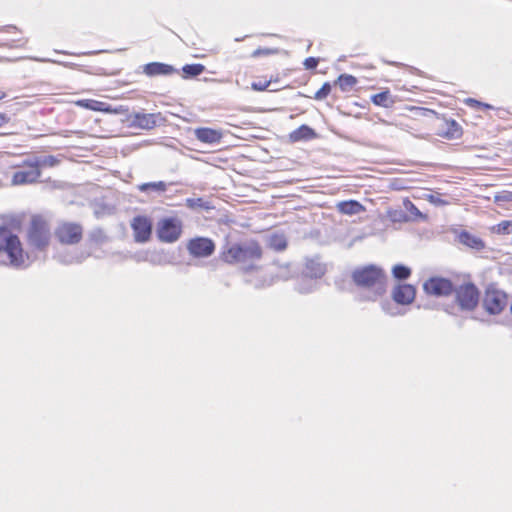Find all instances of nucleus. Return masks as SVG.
Here are the masks:
<instances>
[{"instance_id":"22","label":"nucleus","mask_w":512,"mask_h":512,"mask_svg":"<svg viewBox=\"0 0 512 512\" xmlns=\"http://www.w3.org/2000/svg\"><path fill=\"white\" fill-rule=\"evenodd\" d=\"M357 83V78L350 74H341L335 81V85L343 92L351 90Z\"/></svg>"},{"instance_id":"30","label":"nucleus","mask_w":512,"mask_h":512,"mask_svg":"<svg viewBox=\"0 0 512 512\" xmlns=\"http://www.w3.org/2000/svg\"><path fill=\"white\" fill-rule=\"evenodd\" d=\"M493 232L497 234L507 235L512 233V221L511 220H504L499 222L497 225H495L492 228Z\"/></svg>"},{"instance_id":"11","label":"nucleus","mask_w":512,"mask_h":512,"mask_svg":"<svg viewBox=\"0 0 512 512\" xmlns=\"http://www.w3.org/2000/svg\"><path fill=\"white\" fill-rule=\"evenodd\" d=\"M187 250L190 255L197 258L211 256L215 251V243L212 239L206 237H195L188 241Z\"/></svg>"},{"instance_id":"26","label":"nucleus","mask_w":512,"mask_h":512,"mask_svg":"<svg viewBox=\"0 0 512 512\" xmlns=\"http://www.w3.org/2000/svg\"><path fill=\"white\" fill-rule=\"evenodd\" d=\"M403 204L405 209L413 216L414 219L427 220V216L423 214L412 201L405 199Z\"/></svg>"},{"instance_id":"31","label":"nucleus","mask_w":512,"mask_h":512,"mask_svg":"<svg viewBox=\"0 0 512 512\" xmlns=\"http://www.w3.org/2000/svg\"><path fill=\"white\" fill-rule=\"evenodd\" d=\"M464 103L467 106L479 111H487L493 108L490 104L480 102L474 98H467L464 100Z\"/></svg>"},{"instance_id":"1","label":"nucleus","mask_w":512,"mask_h":512,"mask_svg":"<svg viewBox=\"0 0 512 512\" xmlns=\"http://www.w3.org/2000/svg\"><path fill=\"white\" fill-rule=\"evenodd\" d=\"M22 226L32 251L46 252L50 247L54 235L50 216L43 212H23L0 225V265L16 269L25 267L29 256L20 237L14 233Z\"/></svg>"},{"instance_id":"37","label":"nucleus","mask_w":512,"mask_h":512,"mask_svg":"<svg viewBox=\"0 0 512 512\" xmlns=\"http://www.w3.org/2000/svg\"><path fill=\"white\" fill-rule=\"evenodd\" d=\"M319 64V59L315 57H308L304 60V67L306 69H315Z\"/></svg>"},{"instance_id":"17","label":"nucleus","mask_w":512,"mask_h":512,"mask_svg":"<svg viewBox=\"0 0 512 512\" xmlns=\"http://www.w3.org/2000/svg\"><path fill=\"white\" fill-rule=\"evenodd\" d=\"M316 137L315 131L308 125H301L289 134L291 142H300L310 140Z\"/></svg>"},{"instance_id":"15","label":"nucleus","mask_w":512,"mask_h":512,"mask_svg":"<svg viewBox=\"0 0 512 512\" xmlns=\"http://www.w3.org/2000/svg\"><path fill=\"white\" fill-rule=\"evenodd\" d=\"M194 135L198 141L206 144L219 143L223 137V134L220 130L209 127L196 128L194 130Z\"/></svg>"},{"instance_id":"28","label":"nucleus","mask_w":512,"mask_h":512,"mask_svg":"<svg viewBox=\"0 0 512 512\" xmlns=\"http://www.w3.org/2000/svg\"><path fill=\"white\" fill-rule=\"evenodd\" d=\"M107 240V236L102 229H96L89 234L88 241L92 245H100Z\"/></svg>"},{"instance_id":"21","label":"nucleus","mask_w":512,"mask_h":512,"mask_svg":"<svg viewBox=\"0 0 512 512\" xmlns=\"http://www.w3.org/2000/svg\"><path fill=\"white\" fill-rule=\"evenodd\" d=\"M76 105L92 111L106 112L108 111V105L105 102L94 100V99H82L76 102Z\"/></svg>"},{"instance_id":"43","label":"nucleus","mask_w":512,"mask_h":512,"mask_svg":"<svg viewBox=\"0 0 512 512\" xmlns=\"http://www.w3.org/2000/svg\"><path fill=\"white\" fill-rule=\"evenodd\" d=\"M393 220H403V221H406L407 219L405 217H403V218H394Z\"/></svg>"},{"instance_id":"24","label":"nucleus","mask_w":512,"mask_h":512,"mask_svg":"<svg viewBox=\"0 0 512 512\" xmlns=\"http://www.w3.org/2000/svg\"><path fill=\"white\" fill-rule=\"evenodd\" d=\"M205 70V67L202 64H187L183 66L182 71L184 74V78L196 77L202 74Z\"/></svg>"},{"instance_id":"5","label":"nucleus","mask_w":512,"mask_h":512,"mask_svg":"<svg viewBox=\"0 0 512 512\" xmlns=\"http://www.w3.org/2000/svg\"><path fill=\"white\" fill-rule=\"evenodd\" d=\"M509 303V295L497 284L490 283L485 287L482 306L489 315H500Z\"/></svg>"},{"instance_id":"3","label":"nucleus","mask_w":512,"mask_h":512,"mask_svg":"<svg viewBox=\"0 0 512 512\" xmlns=\"http://www.w3.org/2000/svg\"><path fill=\"white\" fill-rule=\"evenodd\" d=\"M263 256V249L257 240L234 243L225 246L220 252V260L229 265L241 264L246 273L258 270L256 262Z\"/></svg>"},{"instance_id":"39","label":"nucleus","mask_w":512,"mask_h":512,"mask_svg":"<svg viewBox=\"0 0 512 512\" xmlns=\"http://www.w3.org/2000/svg\"><path fill=\"white\" fill-rule=\"evenodd\" d=\"M287 246V243L285 240H280L277 245H275L277 250H284Z\"/></svg>"},{"instance_id":"2","label":"nucleus","mask_w":512,"mask_h":512,"mask_svg":"<svg viewBox=\"0 0 512 512\" xmlns=\"http://www.w3.org/2000/svg\"><path fill=\"white\" fill-rule=\"evenodd\" d=\"M351 280L359 289L368 292L367 300L376 301L385 295L388 277L385 270L375 264L356 267L351 272Z\"/></svg>"},{"instance_id":"41","label":"nucleus","mask_w":512,"mask_h":512,"mask_svg":"<svg viewBox=\"0 0 512 512\" xmlns=\"http://www.w3.org/2000/svg\"><path fill=\"white\" fill-rule=\"evenodd\" d=\"M509 311H510V314L512 316V299H511V302H510V305H509Z\"/></svg>"},{"instance_id":"42","label":"nucleus","mask_w":512,"mask_h":512,"mask_svg":"<svg viewBox=\"0 0 512 512\" xmlns=\"http://www.w3.org/2000/svg\"><path fill=\"white\" fill-rule=\"evenodd\" d=\"M5 97V93L0 91V100H2Z\"/></svg>"},{"instance_id":"8","label":"nucleus","mask_w":512,"mask_h":512,"mask_svg":"<svg viewBox=\"0 0 512 512\" xmlns=\"http://www.w3.org/2000/svg\"><path fill=\"white\" fill-rule=\"evenodd\" d=\"M182 221L175 217H165L158 221L156 233L158 239L163 243H174L182 235Z\"/></svg>"},{"instance_id":"29","label":"nucleus","mask_w":512,"mask_h":512,"mask_svg":"<svg viewBox=\"0 0 512 512\" xmlns=\"http://www.w3.org/2000/svg\"><path fill=\"white\" fill-rule=\"evenodd\" d=\"M273 81H276V79H272V78L267 79L266 77H262L261 79H259L257 81H253L251 83V88L254 91L263 92L268 89V87L270 86V84Z\"/></svg>"},{"instance_id":"18","label":"nucleus","mask_w":512,"mask_h":512,"mask_svg":"<svg viewBox=\"0 0 512 512\" xmlns=\"http://www.w3.org/2000/svg\"><path fill=\"white\" fill-rule=\"evenodd\" d=\"M336 208L345 215H354L364 211V206L356 200L341 201L337 203Z\"/></svg>"},{"instance_id":"25","label":"nucleus","mask_w":512,"mask_h":512,"mask_svg":"<svg viewBox=\"0 0 512 512\" xmlns=\"http://www.w3.org/2000/svg\"><path fill=\"white\" fill-rule=\"evenodd\" d=\"M392 275L398 280H405L411 276V269L403 264H396L392 268Z\"/></svg>"},{"instance_id":"35","label":"nucleus","mask_w":512,"mask_h":512,"mask_svg":"<svg viewBox=\"0 0 512 512\" xmlns=\"http://www.w3.org/2000/svg\"><path fill=\"white\" fill-rule=\"evenodd\" d=\"M407 110L413 114V117H412L413 119L425 117V116H427L428 113L432 112L429 109L422 108V107H415V106H408Z\"/></svg>"},{"instance_id":"19","label":"nucleus","mask_w":512,"mask_h":512,"mask_svg":"<svg viewBox=\"0 0 512 512\" xmlns=\"http://www.w3.org/2000/svg\"><path fill=\"white\" fill-rule=\"evenodd\" d=\"M371 102L379 107L391 108L395 104V99L388 89L371 96Z\"/></svg>"},{"instance_id":"38","label":"nucleus","mask_w":512,"mask_h":512,"mask_svg":"<svg viewBox=\"0 0 512 512\" xmlns=\"http://www.w3.org/2000/svg\"><path fill=\"white\" fill-rule=\"evenodd\" d=\"M10 121L7 114L0 112V128L5 126Z\"/></svg>"},{"instance_id":"16","label":"nucleus","mask_w":512,"mask_h":512,"mask_svg":"<svg viewBox=\"0 0 512 512\" xmlns=\"http://www.w3.org/2000/svg\"><path fill=\"white\" fill-rule=\"evenodd\" d=\"M144 73L148 76L171 75L176 70L173 66L160 62H151L144 66Z\"/></svg>"},{"instance_id":"7","label":"nucleus","mask_w":512,"mask_h":512,"mask_svg":"<svg viewBox=\"0 0 512 512\" xmlns=\"http://www.w3.org/2000/svg\"><path fill=\"white\" fill-rule=\"evenodd\" d=\"M455 302L462 311H473L479 304L480 291L473 282H464L454 289Z\"/></svg>"},{"instance_id":"36","label":"nucleus","mask_w":512,"mask_h":512,"mask_svg":"<svg viewBox=\"0 0 512 512\" xmlns=\"http://www.w3.org/2000/svg\"><path fill=\"white\" fill-rule=\"evenodd\" d=\"M186 206L190 209L207 208L202 198H189L186 200Z\"/></svg>"},{"instance_id":"6","label":"nucleus","mask_w":512,"mask_h":512,"mask_svg":"<svg viewBox=\"0 0 512 512\" xmlns=\"http://www.w3.org/2000/svg\"><path fill=\"white\" fill-rule=\"evenodd\" d=\"M54 235L61 245H78L84 236L82 224L74 221H61L54 230Z\"/></svg>"},{"instance_id":"34","label":"nucleus","mask_w":512,"mask_h":512,"mask_svg":"<svg viewBox=\"0 0 512 512\" xmlns=\"http://www.w3.org/2000/svg\"><path fill=\"white\" fill-rule=\"evenodd\" d=\"M279 52V49L277 48H268V47H265V48H257L255 49L252 53H251V56L253 58H258V57H261V56H270V55H275Z\"/></svg>"},{"instance_id":"23","label":"nucleus","mask_w":512,"mask_h":512,"mask_svg":"<svg viewBox=\"0 0 512 512\" xmlns=\"http://www.w3.org/2000/svg\"><path fill=\"white\" fill-rule=\"evenodd\" d=\"M139 191L148 192V191H156V192H165L167 190V184L164 181L158 182H147L138 186Z\"/></svg>"},{"instance_id":"10","label":"nucleus","mask_w":512,"mask_h":512,"mask_svg":"<svg viewBox=\"0 0 512 512\" xmlns=\"http://www.w3.org/2000/svg\"><path fill=\"white\" fill-rule=\"evenodd\" d=\"M130 226L136 242L146 243L151 239L153 225L150 217L137 215L132 219Z\"/></svg>"},{"instance_id":"32","label":"nucleus","mask_w":512,"mask_h":512,"mask_svg":"<svg viewBox=\"0 0 512 512\" xmlns=\"http://www.w3.org/2000/svg\"><path fill=\"white\" fill-rule=\"evenodd\" d=\"M332 85L329 82H325L322 87L314 94L313 99L322 101L331 93Z\"/></svg>"},{"instance_id":"12","label":"nucleus","mask_w":512,"mask_h":512,"mask_svg":"<svg viewBox=\"0 0 512 512\" xmlns=\"http://www.w3.org/2000/svg\"><path fill=\"white\" fill-rule=\"evenodd\" d=\"M424 291L433 296H448L454 292L453 283L443 277H431L423 285Z\"/></svg>"},{"instance_id":"33","label":"nucleus","mask_w":512,"mask_h":512,"mask_svg":"<svg viewBox=\"0 0 512 512\" xmlns=\"http://www.w3.org/2000/svg\"><path fill=\"white\" fill-rule=\"evenodd\" d=\"M137 122L141 127L150 128L155 125L153 114H143L136 116Z\"/></svg>"},{"instance_id":"9","label":"nucleus","mask_w":512,"mask_h":512,"mask_svg":"<svg viewBox=\"0 0 512 512\" xmlns=\"http://www.w3.org/2000/svg\"><path fill=\"white\" fill-rule=\"evenodd\" d=\"M28 43L23 31L15 25L0 27V45L8 48H22Z\"/></svg>"},{"instance_id":"27","label":"nucleus","mask_w":512,"mask_h":512,"mask_svg":"<svg viewBox=\"0 0 512 512\" xmlns=\"http://www.w3.org/2000/svg\"><path fill=\"white\" fill-rule=\"evenodd\" d=\"M420 198H423V199L427 200L429 203H431V204H433L435 206H446V205H449V201L443 199L441 197L440 193L425 194V195L421 196Z\"/></svg>"},{"instance_id":"40","label":"nucleus","mask_w":512,"mask_h":512,"mask_svg":"<svg viewBox=\"0 0 512 512\" xmlns=\"http://www.w3.org/2000/svg\"><path fill=\"white\" fill-rule=\"evenodd\" d=\"M325 272V269L321 266L318 267V274H315V276H322Z\"/></svg>"},{"instance_id":"14","label":"nucleus","mask_w":512,"mask_h":512,"mask_svg":"<svg viewBox=\"0 0 512 512\" xmlns=\"http://www.w3.org/2000/svg\"><path fill=\"white\" fill-rule=\"evenodd\" d=\"M393 300L401 305L411 304L416 297V289L411 284H399L392 292Z\"/></svg>"},{"instance_id":"4","label":"nucleus","mask_w":512,"mask_h":512,"mask_svg":"<svg viewBox=\"0 0 512 512\" xmlns=\"http://www.w3.org/2000/svg\"><path fill=\"white\" fill-rule=\"evenodd\" d=\"M57 163L58 160L54 156L25 159L21 164L13 166L15 171L11 177V184L14 186L34 184L41 177L42 168L53 167Z\"/></svg>"},{"instance_id":"13","label":"nucleus","mask_w":512,"mask_h":512,"mask_svg":"<svg viewBox=\"0 0 512 512\" xmlns=\"http://www.w3.org/2000/svg\"><path fill=\"white\" fill-rule=\"evenodd\" d=\"M437 135L448 140L459 139L463 135V129L456 120L443 118Z\"/></svg>"},{"instance_id":"20","label":"nucleus","mask_w":512,"mask_h":512,"mask_svg":"<svg viewBox=\"0 0 512 512\" xmlns=\"http://www.w3.org/2000/svg\"><path fill=\"white\" fill-rule=\"evenodd\" d=\"M459 241L463 245L476 250H482L485 247V243L481 238L467 231H462L459 234Z\"/></svg>"}]
</instances>
